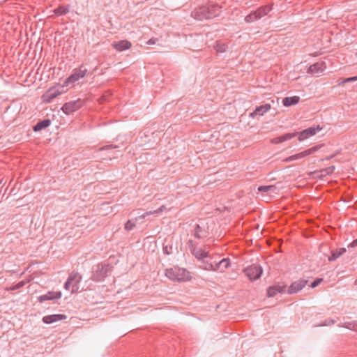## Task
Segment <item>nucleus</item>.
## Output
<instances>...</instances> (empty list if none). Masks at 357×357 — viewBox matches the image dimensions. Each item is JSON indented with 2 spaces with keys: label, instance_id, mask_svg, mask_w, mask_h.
I'll list each match as a JSON object with an SVG mask.
<instances>
[{
  "label": "nucleus",
  "instance_id": "1",
  "mask_svg": "<svg viewBox=\"0 0 357 357\" xmlns=\"http://www.w3.org/2000/svg\"><path fill=\"white\" fill-rule=\"evenodd\" d=\"M111 266L107 264H98L93 267L91 279L95 282L102 281L110 271Z\"/></svg>",
  "mask_w": 357,
  "mask_h": 357
},
{
  "label": "nucleus",
  "instance_id": "2",
  "mask_svg": "<svg viewBox=\"0 0 357 357\" xmlns=\"http://www.w3.org/2000/svg\"><path fill=\"white\" fill-rule=\"evenodd\" d=\"M82 279V275L79 273L75 271L72 272L64 284L65 289L68 291L70 290L72 294L78 292Z\"/></svg>",
  "mask_w": 357,
  "mask_h": 357
},
{
  "label": "nucleus",
  "instance_id": "3",
  "mask_svg": "<svg viewBox=\"0 0 357 357\" xmlns=\"http://www.w3.org/2000/svg\"><path fill=\"white\" fill-rule=\"evenodd\" d=\"M188 244L191 253L197 260L201 261L210 257L209 252L206 247L197 248L192 240H190Z\"/></svg>",
  "mask_w": 357,
  "mask_h": 357
},
{
  "label": "nucleus",
  "instance_id": "4",
  "mask_svg": "<svg viewBox=\"0 0 357 357\" xmlns=\"http://www.w3.org/2000/svg\"><path fill=\"white\" fill-rule=\"evenodd\" d=\"M243 272L250 280H256L261 277L263 271L260 266L254 264L245 268Z\"/></svg>",
  "mask_w": 357,
  "mask_h": 357
},
{
  "label": "nucleus",
  "instance_id": "5",
  "mask_svg": "<svg viewBox=\"0 0 357 357\" xmlns=\"http://www.w3.org/2000/svg\"><path fill=\"white\" fill-rule=\"evenodd\" d=\"M318 150V146H313L309 149H307L304 151H302L301 153H296L295 155H291L289 157L286 158L283 161L284 162H290L296 160H301L304 158L306 156H308L312 153H314L315 151Z\"/></svg>",
  "mask_w": 357,
  "mask_h": 357
},
{
  "label": "nucleus",
  "instance_id": "6",
  "mask_svg": "<svg viewBox=\"0 0 357 357\" xmlns=\"http://www.w3.org/2000/svg\"><path fill=\"white\" fill-rule=\"evenodd\" d=\"M82 105V101L80 99H77L65 103L62 106L61 109L65 114H69L80 108Z\"/></svg>",
  "mask_w": 357,
  "mask_h": 357
},
{
  "label": "nucleus",
  "instance_id": "7",
  "mask_svg": "<svg viewBox=\"0 0 357 357\" xmlns=\"http://www.w3.org/2000/svg\"><path fill=\"white\" fill-rule=\"evenodd\" d=\"M87 72L86 68H82V67L75 69L73 71V73L67 79L66 83V84H74L79 79L84 77Z\"/></svg>",
  "mask_w": 357,
  "mask_h": 357
},
{
  "label": "nucleus",
  "instance_id": "8",
  "mask_svg": "<svg viewBox=\"0 0 357 357\" xmlns=\"http://www.w3.org/2000/svg\"><path fill=\"white\" fill-rule=\"evenodd\" d=\"M321 130V128H320L319 126H317L316 127H310L308 128L302 132L298 133L299 135L298 136V140L303 141L310 137L314 136L318 131H320Z\"/></svg>",
  "mask_w": 357,
  "mask_h": 357
},
{
  "label": "nucleus",
  "instance_id": "9",
  "mask_svg": "<svg viewBox=\"0 0 357 357\" xmlns=\"http://www.w3.org/2000/svg\"><path fill=\"white\" fill-rule=\"evenodd\" d=\"M307 283L305 280H299L294 282L287 289V292L289 294H296L301 291Z\"/></svg>",
  "mask_w": 357,
  "mask_h": 357
},
{
  "label": "nucleus",
  "instance_id": "10",
  "mask_svg": "<svg viewBox=\"0 0 357 357\" xmlns=\"http://www.w3.org/2000/svg\"><path fill=\"white\" fill-rule=\"evenodd\" d=\"M207 13H208V11L206 8V6H201L192 13V16L197 20H207L208 19V15Z\"/></svg>",
  "mask_w": 357,
  "mask_h": 357
},
{
  "label": "nucleus",
  "instance_id": "11",
  "mask_svg": "<svg viewBox=\"0 0 357 357\" xmlns=\"http://www.w3.org/2000/svg\"><path fill=\"white\" fill-rule=\"evenodd\" d=\"M231 265L230 259L229 258H224L219 262L215 264V271L224 272Z\"/></svg>",
  "mask_w": 357,
  "mask_h": 357
},
{
  "label": "nucleus",
  "instance_id": "12",
  "mask_svg": "<svg viewBox=\"0 0 357 357\" xmlns=\"http://www.w3.org/2000/svg\"><path fill=\"white\" fill-rule=\"evenodd\" d=\"M271 109L270 104H265L259 107H257L255 111L250 113V116L255 118L256 116H262L264 114L269 111Z\"/></svg>",
  "mask_w": 357,
  "mask_h": 357
},
{
  "label": "nucleus",
  "instance_id": "13",
  "mask_svg": "<svg viewBox=\"0 0 357 357\" xmlns=\"http://www.w3.org/2000/svg\"><path fill=\"white\" fill-rule=\"evenodd\" d=\"M61 296V293L60 291H49L44 295H41L38 297V300L40 302H43L47 300H54L56 298H60Z\"/></svg>",
  "mask_w": 357,
  "mask_h": 357
},
{
  "label": "nucleus",
  "instance_id": "14",
  "mask_svg": "<svg viewBox=\"0 0 357 357\" xmlns=\"http://www.w3.org/2000/svg\"><path fill=\"white\" fill-rule=\"evenodd\" d=\"M325 68L324 63H315L309 67L307 72L311 74H319L321 73Z\"/></svg>",
  "mask_w": 357,
  "mask_h": 357
},
{
  "label": "nucleus",
  "instance_id": "15",
  "mask_svg": "<svg viewBox=\"0 0 357 357\" xmlns=\"http://www.w3.org/2000/svg\"><path fill=\"white\" fill-rule=\"evenodd\" d=\"M66 317L63 314H52L48 316H45L43 318V321L45 324H52L58 321H61L65 319Z\"/></svg>",
  "mask_w": 357,
  "mask_h": 357
},
{
  "label": "nucleus",
  "instance_id": "16",
  "mask_svg": "<svg viewBox=\"0 0 357 357\" xmlns=\"http://www.w3.org/2000/svg\"><path fill=\"white\" fill-rule=\"evenodd\" d=\"M296 135V132L294 133H287L284 135L277 137L275 138H273L271 140V142L272 144H280L283 142H285L287 140H289L292 138H294Z\"/></svg>",
  "mask_w": 357,
  "mask_h": 357
},
{
  "label": "nucleus",
  "instance_id": "17",
  "mask_svg": "<svg viewBox=\"0 0 357 357\" xmlns=\"http://www.w3.org/2000/svg\"><path fill=\"white\" fill-rule=\"evenodd\" d=\"M278 292H280V293L286 292V287L284 286L270 287L267 289V295L268 297L275 296Z\"/></svg>",
  "mask_w": 357,
  "mask_h": 357
},
{
  "label": "nucleus",
  "instance_id": "18",
  "mask_svg": "<svg viewBox=\"0 0 357 357\" xmlns=\"http://www.w3.org/2000/svg\"><path fill=\"white\" fill-rule=\"evenodd\" d=\"M179 271L183 273V269L177 268V267H174V268L167 269L165 275L169 279H171L172 280L177 281L178 278H176L177 277L176 273H178Z\"/></svg>",
  "mask_w": 357,
  "mask_h": 357
},
{
  "label": "nucleus",
  "instance_id": "19",
  "mask_svg": "<svg viewBox=\"0 0 357 357\" xmlns=\"http://www.w3.org/2000/svg\"><path fill=\"white\" fill-rule=\"evenodd\" d=\"M114 47L118 51H123L131 47V43L128 40H121L113 44Z\"/></svg>",
  "mask_w": 357,
  "mask_h": 357
},
{
  "label": "nucleus",
  "instance_id": "20",
  "mask_svg": "<svg viewBox=\"0 0 357 357\" xmlns=\"http://www.w3.org/2000/svg\"><path fill=\"white\" fill-rule=\"evenodd\" d=\"M300 100V97L294 96L286 97L282 100V104L284 107H290L296 105Z\"/></svg>",
  "mask_w": 357,
  "mask_h": 357
},
{
  "label": "nucleus",
  "instance_id": "21",
  "mask_svg": "<svg viewBox=\"0 0 357 357\" xmlns=\"http://www.w3.org/2000/svg\"><path fill=\"white\" fill-rule=\"evenodd\" d=\"M208 10V19L213 18L220 14V8L217 5H209L206 6Z\"/></svg>",
  "mask_w": 357,
  "mask_h": 357
},
{
  "label": "nucleus",
  "instance_id": "22",
  "mask_svg": "<svg viewBox=\"0 0 357 357\" xmlns=\"http://www.w3.org/2000/svg\"><path fill=\"white\" fill-rule=\"evenodd\" d=\"M346 252L344 248H341L332 250L331 255L328 257V260L332 261L336 260Z\"/></svg>",
  "mask_w": 357,
  "mask_h": 357
},
{
  "label": "nucleus",
  "instance_id": "23",
  "mask_svg": "<svg viewBox=\"0 0 357 357\" xmlns=\"http://www.w3.org/2000/svg\"><path fill=\"white\" fill-rule=\"evenodd\" d=\"M272 8L271 6L267 5L265 6L260 7L257 10H255V13H257V15L259 17V19L266 15H267L271 10Z\"/></svg>",
  "mask_w": 357,
  "mask_h": 357
},
{
  "label": "nucleus",
  "instance_id": "24",
  "mask_svg": "<svg viewBox=\"0 0 357 357\" xmlns=\"http://www.w3.org/2000/svg\"><path fill=\"white\" fill-rule=\"evenodd\" d=\"M51 123V121L50 119H44L43 121H39L37 124L33 127L34 131H39L44 128H47Z\"/></svg>",
  "mask_w": 357,
  "mask_h": 357
},
{
  "label": "nucleus",
  "instance_id": "25",
  "mask_svg": "<svg viewBox=\"0 0 357 357\" xmlns=\"http://www.w3.org/2000/svg\"><path fill=\"white\" fill-rule=\"evenodd\" d=\"M202 262V265H200V268L206 270V271H215V264H213L212 262L208 261V260H206V259H204L203 260L200 261Z\"/></svg>",
  "mask_w": 357,
  "mask_h": 357
},
{
  "label": "nucleus",
  "instance_id": "26",
  "mask_svg": "<svg viewBox=\"0 0 357 357\" xmlns=\"http://www.w3.org/2000/svg\"><path fill=\"white\" fill-rule=\"evenodd\" d=\"M177 281H185L190 278V273L183 269V272H178L176 273Z\"/></svg>",
  "mask_w": 357,
  "mask_h": 357
},
{
  "label": "nucleus",
  "instance_id": "27",
  "mask_svg": "<svg viewBox=\"0 0 357 357\" xmlns=\"http://www.w3.org/2000/svg\"><path fill=\"white\" fill-rule=\"evenodd\" d=\"M277 188L275 185H261L258 188V190L259 192H276Z\"/></svg>",
  "mask_w": 357,
  "mask_h": 357
},
{
  "label": "nucleus",
  "instance_id": "28",
  "mask_svg": "<svg viewBox=\"0 0 357 357\" xmlns=\"http://www.w3.org/2000/svg\"><path fill=\"white\" fill-rule=\"evenodd\" d=\"M340 327H345L350 330H354L357 331V321H351V322H346L342 325H339Z\"/></svg>",
  "mask_w": 357,
  "mask_h": 357
},
{
  "label": "nucleus",
  "instance_id": "29",
  "mask_svg": "<svg viewBox=\"0 0 357 357\" xmlns=\"http://www.w3.org/2000/svg\"><path fill=\"white\" fill-rule=\"evenodd\" d=\"M68 13V8L63 6H59L54 10V13L56 15H63Z\"/></svg>",
  "mask_w": 357,
  "mask_h": 357
},
{
  "label": "nucleus",
  "instance_id": "30",
  "mask_svg": "<svg viewBox=\"0 0 357 357\" xmlns=\"http://www.w3.org/2000/svg\"><path fill=\"white\" fill-rule=\"evenodd\" d=\"M259 19V17L257 15V13L255 12L250 13L245 18L246 22L250 23L255 20Z\"/></svg>",
  "mask_w": 357,
  "mask_h": 357
},
{
  "label": "nucleus",
  "instance_id": "31",
  "mask_svg": "<svg viewBox=\"0 0 357 357\" xmlns=\"http://www.w3.org/2000/svg\"><path fill=\"white\" fill-rule=\"evenodd\" d=\"M165 210H166V207H165V206L162 205L159 208H158L157 210L150 211L146 212V215H158L160 213H162V211H164Z\"/></svg>",
  "mask_w": 357,
  "mask_h": 357
},
{
  "label": "nucleus",
  "instance_id": "32",
  "mask_svg": "<svg viewBox=\"0 0 357 357\" xmlns=\"http://www.w3.org/2000/svg\"><path fill=\"white\" fill-rule=\"evenodd\" d=\"M59 91H49L46 95L45 97L47 98V101L50 102L52 100L55 98L58 95H59Z\"/></svg>",
  "mask_w": 357,
  "mask_h": 357
},
{
  "label": "nucleus",
  "instance_id": "33",
  "mask_svg": "<svg viewBox=\"0 0 357 357\" xmlns=\"http://www.w3.org/2000/svg\"><path fill=\"white\" fill-rule=\"evenodd\" d=\"M215 49L218 52L222 53L226 51L227 45L224 43H218L215 46Z\"/></svg>",
  "mask_w": 357,
  "mask_h": 357
},
{
  "label": "nucleus",
  "instance_id": "34",
  "mask_svg": "<svg viewBox=\"0 0 357 357\" xmlns=\"http://www.w3.org/2000/svg\"><path fill=\"white\" fill-rule=\"evenodd\" d=\"M202 230L199 225H196L195 227V236L197 238H201L204 236V235L202 234Z\"/></svg>",
  "mask_w": 357,
  "mask_h": 357
},
{
  "label": "nucleus",
  "instance_id": "35",
  "mask_svg": "<svg viewBox=\"0 0 357 357\" xmlns=\"http://www.w3.org/2000/svg\"><path fill=\"white\" fill-rule=\"evenodd\" d=\"M135 227V222L128 220L125 224V229L127 231L132 230Z\"/></svg>",
  "mask_w": 357,
  "mask_h": 357
},
{
  "label": "nucleus",
  "instance_id": "36",
  "mask_svg": "<svg viewBox=\"0 0 357 357\" xmlns=\"http://www.w3.org/2000/svg\"><path fill=\"white\" fill-rule=\"evenodd\" d=\"M322 280H323L322 278H317L313 282L311 283L310 287L314 288V287H317L322 282Z\"/></svg>",
  "mask_w": 357,
  "mask_h": 357
},
{
  "label": "nucleus",
  "instance_id": "37",
  "mask_svg": "<svg viewBox=\"0 0 357 357\" xmlns=\"http://www.w3.org/2000/svg\"><path fill=\"white\" fill-rule=\"evenodd\" d=\"M25 284V282L24 281H21L20 282H18L17 284H15V286H13L11 289L12 290H16V289H18L21 287H22Z\"/></svg>",
  "mask_w": 357,
  "mask_h": 357
},
{
  "label": "nucleus",
  "instance_id": "38",
  "mask_svg": "<svg viewBox=\"0 0 357 357\" xmlns=\"http://www.w3.org/2000/svg\"><path fill=\"white\" fill-rule=\"evenodd\" d=\"M335 323V321L333 319H328L326 320L321 326H329L331 324H334Z\"/></svg>",
  "mask_w": 357,
  "mask_h": 357
},
{
  "label": "nucleus",
  "instance_id": "39",
  "mask_svg": "<svg viewBox=\"0 0 357 357\" xmlns=\"http://www.w3.org/2000/svg\"><path fill=\"white\" fill-rule=\"evenodd\" d=\"M355 81H357V76L351 77H348V78H345L344 79V82H347V83L352 82H355Z\"/></svg>",
  "mask_w": 357,
  "mask_h": 357
},
{
  "label": "nucleus",
  "instance_id": "40",
  "mask_svg": "<svg viewBox=\"0 0 357 357\" xmlns=\"http://www.w3.org/2000/svg\"><path fill=\"white\" fill-rule=\"evenodd\" d=\"M334 169H335V167L333 166H332V167H330L328 169H324V170H323L321 172H326V174H329V173H332L333 172Z\"/></svg>",
  "mask_w": 357,
  "mask_h": 357
},
{
  "label": "nucleus",
  "instance_id": "41",
  "mask_svg": "<svg viewBox=\"0 0 357 357\" xmlns=\"http://www.w3.org/2000/svg\"><path fill=\"white\" fill-rule=\"evenodd\" d=\"M347 83V82H344V79L340 78L337 80L338 85H342Z\"/></svg>",
  "mask_w": 357,
  "mask_h": 357
},
{
  "label": "nucleus",
  "instance_id": "42",
  "mask_svg": "<svg viewBox=\"0 0 357 357\" xmlns=\"http://www.w3.org/2000/svg\"><path fill=\"white\" fill-rule=\"evenodd\" d=\"M156 40L154 38H151L148 42L147 44L149 45H153L155 43Z\"/></svg>",
  "mask_w": 357,
  "mask_h": 357
},
{
  "label": "nucleus",
  "instance_id": "43",
  "mask_svg": "<svg viewBox=\"0 0 357 357\" xmlns=\"http://www.w3.org/2000/svg\"><path fill=\"white\" fill-rule=\"evenodd\" d=\"M357 246V238L354 240L352 243H351L349 247H355Z\"/></svg>",
  "mask_w": 357,
  "mask_h": 357
},
{
  "label": "nucleus",
  "instance_id": "44",
  "mask_svg": "<svg viewBox=\"0 0 357 357\" xmlns=\"http://www.w3.org/2000/svg\"><path fill=\"white\" fill-rule=\"evenodd\" d=\"M146 216H148V215H146V213H144L143 215H142L139 216L138 218H137L135 219V221H136L138 218H145Z\"/></svg>",
  "mask_w": 357,
  "mask_h": 357
},
{
  "label": "nucleus",
  "instance_id": "45",
  "mask_svg": "<svg viewBox=\"0 0 357 357\" xmlns=\"http://www.w3.org/2000/svg\"><path fill=\"white\" fill-rule=\"evenodd\" d=\"M113 148L112 145H109V146H106L103 148H102V149H112Z\"/></svg>",
  "mask_w": 357,
  "mask_h": 357
},
{
  "label": "nucleus",
  "instance_id": "46",
  "mask_svg": "<svg viewBox=\"0 0 357 357\" xmlns=\"http://www.w3.org/2000/svg\"><path fill=\"white\" fill-rule=\"evenodd\" d=\"M165 252H166L167 254H169V252H168V250H167V248H165Z\"/></svg>",
  "mask_w": 357,
  "mask_h": 357
},
{
  "label": "nucleus",
  "instance_id": "47",
  "mask_svg": "<svg viewBox=\"0 0 357 357\" xmlns=\"http://www.w3.org/2000/svg\"><path fill=\"white\" fill-rule=\"evenodd\" d=\"M165 252H166L167 254H169V252H168V250H167V248H165Z\"/></svg>",
  "mask_w": 357,
  "mask_h": 357
},
{
  "label": "nucleus",
  "instance_id": "48",
  "mask_svg": "<svg viewBox=\"0 0 357 357\" xmlns=\"http://www.w3.org/2000/svg\"><path fill=\"white\" fill-rule=\"evenodd\" d=\"M355 283H356V284H357V280H356Z\"/></svg>",
  "mask_w": 357,
  "mask_h": 357
}]
</instances>
